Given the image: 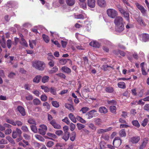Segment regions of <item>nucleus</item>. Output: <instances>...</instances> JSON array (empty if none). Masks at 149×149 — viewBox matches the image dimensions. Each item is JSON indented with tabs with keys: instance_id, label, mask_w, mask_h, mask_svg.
<instances>
[{
	"instance_id": "nucleus-24",
	"label": "nucleus",
	"mask_w": 149,
	"mask_h": 149,
	"mask_svg": "<svg viewBox=\"0 0 149 149\" xmlns=\"http://www.w3.org/2000/svg\"><path fill=\"white\" fill-rule=\"evenodd\" d=\"M105 91L107 93H111L114 91L113 88L112 87H107L105 88Z\"/></svg>"
},
{
	"instance_id": "nucleus-31",
	"label": "nucleus",
	"mask_w": 149,
	"mask_h": 149,
	"mask_svg": "<svg viewBox=\"0 0 149 149\" xmlns=\"http://www.w3.org/2000/svg\"><path fill=\"white\" fill-rule=\"evenodd\" d=\"M42 38L44 40L46 43H48L49 41V37L47 35L43 34L42 35Z\"/></svg>"
},
{
	"instance_id": "nucleus-1",
	"label": "nucleus",
	"mask_w": 149,
	"mask_h": 149,
	"mask_svg": "<svg viewBox=\"0 0 149 149\" xmlns=\"http://www.w3.org/2000/svg\"><path fill=\"white\" fill-rule=\"evenodd\" d=\"M33 66L36 69L42 71L45 67V64L43 61H36L33 63Z\"/></svg>"
},
{
	"instance_id": "nucleus-4",
	"label": "nucleus",
	"mask_w": 149,
	"mask_h": 149,
	"mask_svg": "<svg viewBox=\"0 0 149 149\" xmlns=\"http://www.w3.org/2000/svg\"><path fill=\"white\" fill-rule=\"evenodd\" d=\"M115 25L124 24V21L123 18L120 16H116L114 21Z\"/></svg>"
},
{
	"instance_id": "nucleus-54",
	"label": "nucleus",
	"mask_w": 149,
	"mask_h": 149,
	"mask_svg": "<svg viewBox=\"0 0 149 149\" xmlns=\"http://www.w3.org/2000/svg\"><path fill=\"white\" fill-rule=\"evenodd\" d=\"M12 44V41L11 40L9 39L7 41V45L8 49H10L11 47Z\"/></svg>"
},
{
	"instance_id": "nucleus-39",
	"label": "nucleus",
	"mask_w": 149,
	"mask_h": 149,
	"mask_svg": "<svg viewBox=\"0 0 149 149\" xmlns=\"http://www.w3.org/2000/svg\"><path fill=\"white\" fill-rule=\"evenodd\" d=\"M20 42L22 45L25 47H27L28 46L27 42L23 38H21V41Z\"/></svg>"
},
{
	"instance_id": "nucleus-59",
	"label": "nucleus",
	"mask_w": 149,
	"mask_h": 149,
	"mask_svg": "<svg viewBox=\"0 0 149 149\" xmlns=\"http://www.w3.org/2000/svg\"><path fill=\"white\" fill-rule=\"evenodd\" d=\"M0 44L3 48H5L6 47V42L4 41H3L0 40Z\"/></svg>"
},
{
	"instance_id": "nucleus-14",
	"label": "nucleus",
	"mask_w": 149,
	"mask_h": 149,
	"mask_svg": "<svg viewBox=\"0 0 149 149\" xmlns=\"http://www.w3.org/2000/svg\"><path fill=\"white\" fill-rule=\"evenodd\" d=\"M17 109L22 116H24L26 115V112L24 107L21 106H18Z\"/></svg>"
},
{
	"instance_id": "nucleus-28",
	"label": "nucleus",
	"mask_w": 149,
	"mask_h": 149,
	"mask_svg": "<svg viewBox=\"0 0 149 149\" xmlns=\"http://www.w3.org/2000/svg\"><path fill=\"white\" fill-rule=\"evenodd\" d=\"M58 68L56 66H55L52 68L50 70H49V72L50 74H52L57 72L58 71Z\"/></svg>"
},
{
	"instance_id": "nucleus-37",
	"label": "nucleus",
	"mask_w": 149,
	"mask_h": 149,
	"mask_svg": "<svg viewBox=\"0 0 149 149\" xmlns=\"http://www.w3.org/2000/svg\"><path fill=\"white\" fill-rule=\"evenodd\" d=\"M132 125L137 127H139L140 126V125L137 120H134L132 121Z\"/></svg>"
},
{
	"instance_id": "nucleus-19",
	"label": "nucleus",
	"mask_w": 149,
	"mask_h": 149,
	"mask_svg": "<svg viewBox=\"0 0 149 149\" xmlns=\"http://www.w3.org/2000/svg\"><path fill=\"white\" fill-rule=\"evenodd\" d=\"M61 70L64 72L70 73L71 72V70L69 68L66 66H63L61 68Z\"/></svg>"
},
{
	"instance_id": "nucleus-9",
	"label": "nucleus",
	"mask_w": 149,
	"mask_h": 149,
	"mask_svg": "<svg viewBox=\"0 0 149 149\" xmlns=\"http://www.w3.org/2000/svg\"><path fill=\"white\" fill-rule=\"evenodd\" d=\"M140 139V136H133L131 137L129 140V141L133 144L137 143Z\"/></svg>"
},
{
	"instance_id": "nucleus-25",
	"label": "nucleus",
	"mask_w": 149,
	"mask_h": 149,
	"mask_svg": "<svg viewBox=\"0 0 149 149\" xmlns=\"http://www.w3.org/2000/svg\"><path fill=\"white\" fill-rule=\"evenodd\" d=\"M76 136V134L75 132H73L71 134V136L70 138V140L72 141H74Z\"/></svg>"
},
{
	"instance_id": "nucleus-7",
	"label": "nucleus",
	"mask_w": 149,
	"mask_h": 149,
	"mask_svg": "<svg viewBox=\"0 0 149 149\" xmlns=\"http://www.w3.org/2000/svg\"><path fill=\"white\" fill-rule=\"evenodd\" d=\"M97 3L100 8H104L107 6V2L105 0H97Z\"/></svg>"
},
{
	"instance_id": "nucleus-20",
	"label": "nucleus",
	"mask_w": 149,
	"mask_h": 149,
	"mask_svg": "<svg viewBox=\"0 0 149 149\" xmlns=\"http://www.w3.org/2000/svg\"><path fill=\"white\" fill-rule=\"evenodd\" d=\"M68 117L70 119V120L74 123H76L77 122L76 118L74 115L72 113H70L68 115Z\"/></svg>"
},
{
	"instance_id": "nucleus-43",
	"label": "nucleus",
	"mask_w": 149,
	"mask_h": 149,
	"mask_svg": "<svg viewBox=\"0 0 149 149\" xmlns=\"http://www.w3.org/2000/svg\"><path fill=\"white\" fill-rule=\"evenodd\" d=\"M6 139L12 144H15V141L10 136H8L6 137Z\"/></svg>"
},
{
	"instance_id": "nucleus-44",
	"label": "nucleus",
	"mask_w": 149,
	"mask_h": 149,
	"mask_svg": "<svg viewBox=\"0 0 149 149\" xmlns=\"http://www.w3.org/2000/svg\"><path fill=\"white\" fill-rule=\"evenodd\" d=\"M28 122L30 124L36 125V123L35 120L33 118H30L28 120Z\"/></svg>"
},
{
	"instance_id": "nucleus-46",
	"label": "nucleus",
	"mask_w": 149,
	"mask_h": 149,
	"mask_svg": "<svg viewBox=\"0 0 149 149\" xmlns=\"http://www.w3.org/2000/svg\"><path fill=\"white\" fill-rule=\"evenodd\" d=\"M89 110L88 108L86 107H84L82 108L80 111H82L83 113H86L87 111H88Z\"/></svg>"
},
{
	"instance_id": "nucleus-40",
	"label": "nucleus",
	"mask_w": 149,
	"mask_h": 149,
	"mask_svg": "<svg viewBox=\"0 0 149 149\" xmlns=\"http://www.w3.org/2000/svg\"><path fill=\"white\" fill-rule=\"evenodd\" d=\"M33 102L35 105H38L40 104L41 102L38 99L36 98L33 100Z\"/></svg>"
},
{
	"instance_id": "nucleus-8",
	"label": "nucleus",
	"mask_w": 149,
	"mask_h": 149,
	"mask_svg": "<svg viewBox=\"0 0 149 149\" xmlns=\"http://www.w3.org/2000/svg\"><path fill=\"white\" fill-rule=\"evenodd\" d=\"M50 123L52 126L54 128L57 129H61V125L56 123L54 119H53L50 122Z\"/></svg>"
},
{
	"instance_id": "nucleus-63",
	"label": "nucleus",
	"mask_w": 149,
	"mask_h": 149,
	"mask_svg": "<svg viewBox=\"0 0 149 149\" xmlns=\"http://www.w3.org/2000/svg\"><path fill=\"white\" fill-rule=\"evenodd\" d=\"M47 97L45 95H42L41 96L42 101L45 102L47 100Z\"/></svg>"
},
{
	"instance_id": "nucleus-17",
	"label": "nucleus",
	"mask_w": 149,
	"mask_h": 149,
	"mask_svg": "<svg viewBox=\"0 0 149 149\" xmlns=\"http://www.w3.org/2000/svg\"><path fill=\"white\" fill-rule=\"evenodd\" d=\"M65 107L72 112H73L74 110V108L73 106L71 104L66 103L65 104Z\"/></svg>"
},
{
	"instance_id": "nucleus-11",
	"label": "nucleus",
	"mask_w": 149,
	"mask_h": 149,
	"mask_svg": "<svg viewBox=\"0 0 149 149\" xmlns=\"http://www.w3.org/2000/svg\"><path fill=\"white\" fill-rule=\"evenodd\" d=\"M87 5L91 8H94L95 6V0H87Z\"/></svg>"
},
{
	"instance_id": "nucleus-32",
	"label": "nucleus",
	"mask_w": 149,
	"mask_h": 149,
	"mask_svg": "<svg viewBox=\"0 0 149 149\" xmlns=\"http://www.w3.org/2000/svg\"><path fill=\"white\" fill-rule=\"evenodd\" d=\"M110 110L111 113L115 114L116 113V107L115 106H111L110 107Z\"/></svg>"
},
{
	"instance_id": "nucleus-30",
	"label": "nucleus",
	"mask_w": 149,
	"mask_h": 149,
	"mask_svg": "<svg viewBox=\"0 0 149 149\" xmlns=\"http://www.w3.org/2000/svg\"><path fill=\"white\" fill-rule=\"evenodd\" d=\"M68 60H69V59H66L65 58H63L62 59L60 60L59 61V63L61 65H63L65 64L67 62Z\"/></svg>"
},
{
	"instance_id": "nucleus-21",
	"label": "nucleus",
	"mask_w": 149,
	"mask_h": 149,
	"mask_svg": "<svg viewBox=\"0 0 149 149\" xmlns=\"http://www.w3.org/2000/svg\"><path fill=\"white\" fill-rule=\"evenodd\" d=\"M89 45L91 46L95 47L98 48L100 46L99 43L95 41L90 42L89 43Z\"/></svg>"
},
{
	"instance_id": "nucleus-48",
	"label": "nucleus",
	"mask_w": 149,
	"mask_h": 149,
	"mask_svg": "<svg viewBox=\"0 0 149 149\" xmlns=\"http://www.w3.org/2000/svg\"><path fill=\"white\" fill-rule=\"evenodd\" d=\"M88 127L93 130L95 131L96 130V128L94 125L92 123H91L88 125Z\"/></svg>"
},
{
	"instance_id": "nucleus-57",
	"label": "nucleus",
	"mask_w": 149,
	"mask_h": 149,
	"mask_svg": "<svg viewBox=\"0 0 149 149\" xmlns=\"http://www.w3.org/2000/svg\"><path fill=\"white\" fill-rule=\"evenodd\" d=\"M149 139L148 138H145L143 141V142L142 143L143 145L146 146L147 144L148 143Z\"/></svg>"
},
{
	"instance_id": "nucleus-18",
	"label": "nucleus",
	"mask_w": 149,
	"mask_h": 149,
	"mask_svg": "<svg viewBox=\"0 0 149 149\" xmlns=\"http://www.w3.org/2000/svg\"><path fill=\"white\" fill-rule=\"evenodd\" d=\"M70 136V133L69 132H64L63 135L62 136V138L65 141H68Z\"/></svg>"
},
{
	"instance_id": "nucleus-16",
	"label": "nucleus",
	"mask_w": 149,
	"mask_h": 149,
	"mask_svg": "<svg viewBox=\"0 0 149 149\" xmlns=\"http://www.w3.org/2000/svg\"><path fill=\"white\" fill-rule=\"evenodd\" d=\"M142 40L146 42L149 39V35L146 33H144L142 35Z\"/></svg>"
},
{
	"instance_id": "nucleus-35",
	"label": "nucleus",
	"mask_w": 149,
	"mask_h": 149,
	"mask_svg": "<svg viewBox=\"0 0 149 149\" xmlns=\"http://www.w3.org/2000/svg\"><path fill=\"white\" fill-rule=\"evenodd\" d=\"M49 76H45L43 77L42 79V81L43 83H45L47 82L49 80Z\"/></svg>"
},
{
	"instance_id": "nucleus-15",
	"label": "nucleus",
	"mask_w": 149,
	"mask_h": 149,
	"mask_svg": "<svg viewBox=\"0 0 149 149\" xmlns=\"http://www.w3.org/2000/svg\"><path fill=\"white\" fill-rule=\"evenodd\" d=\"M99 111L101 113L105 114L108 112L107 109L105 107L102 106L99 108Z\"/></svg>"
},
{
	"instance_id": "nucleus-34",
	"label": "nucleus",
	"mask_w": 149,
	"mask_h": 149,
	"mask_svg": "<svg viewBox=\"0 0 149 149\" xmlns=\"http://www.w3.org/2000/svg\"><path fill=\"white\" fill-rule=\"evenodd\" d=\"M76 119L77 120L82 123H85L86 122V120L79 116H77L76 117Z\"/></svg>"
},
{
	"instance_id": "nucleus-2",
	"label": "nucleus",
	"mask_w": 149,
	"mask_h": 149,
	"mask_svg": "<svg viewBox=\"0 0 149 149\" xmlns=\"http://www.w3.org/2000/svg\"><path fill=\"white\" fill-rule=\"evenodd\" d=\"M108 16L111 18H115L118 15L117 12L115 9L109 8L107 10Z\"/></svg>"
},
{
	"instance_id": "nucleus-29",
	"label": "nucleus",
	"mask_w": 149,
	"mask_h": 149,
	"mask_svg": "<svg viewBox=\"0 0 149 149\" xmlns=\"http://www.w3.org/2000/svg\"><path fill=\"white\" fill-rule=\"evenodd\" d=\"M33 44L36 45V40H29V45L30 47L33 49Z\"/></svg>"
},
{
	"instance_id": "nucleus-36",
	"label": "nucleus",
	"mask_w": 149,
	"mask_h": 149,
	"mask_svg": "<svg viewBox=\"0 0 149 149\" xmlns=\"http://www.w3.org/2000/svg\"><path fill=\"white\" fill-rule=\"evenodd\" d=\"M6 122L9 124H10L13 126H15V122L13 120L7 119H6Z\"/></svg>"
},
{
	"instance_id": "nucleus-42",
	"label": "nucleus",
	"mask_w": 149,
	"mask_h": 149,
	"mask_svg": "<svg viewBox=\"0 0 149 149\" xmlns=\"http://www.w3.org/2000/svg\"><path fill=\"white\" fill-rule=\"evenodd\" d=\"M77 126L79 130H81L84 128L85 126L84 125L79 123H77Z\"/></svg>"
},
{
	"instance_id": "nucleus-41",
	"label": "nucleus",
	"mask_w": 149,
	"mask_h": 149,
	"mask_svg": "<svg viewBox=\"0 0 149 149\" xmlns=\"http://www.w3.org/2000/svg\"><path fill=\"white\" fill-rule=\"evenodd\" d=\"M41 89L44 90L45 92L48 93L50 91V88L45 86H41Z\"/></svg>"
},
{
	"instance_id": "nucleus-12",
	"label": "nucleus",
	"mask_w": 149,
	"mask_h": 149,
	"mask_svg": "<svg viewBox=\"0 0 149 149\" xmlns=\"http://www.w3.org/2000/svg\"><path fill=\"white\" fill-rule=\"evenodd\" d=\"M112 128L111 127H109L106 129H98L97 131V133L98 134H101L104 133H105L111 131Z\"/></svg>"
},
{
	"instance_id": "nucleus-50",
	"label": "nucleus",
	"mask_w": 149,
	"mask_h": 149,
	"mask_svg": "<svg viewBox=\"0 0 149 149\" xmlns=\"http://www.w3.org/2000/svg\"><path fill=\"white\" fill-rule=\"evenodd\" d=\"M52 104L53 106L57 108L59 107V104L58 102L56 101H53L52 102Z\"/></svg>"
},
{
	"instance_id": "nucleus-51",
	"label": "nucleus",
	"mask_w": 149,
	"mask_h": 149,
	"mask_svg": "<svg viewBox=\"0 0 149 149\" xmlns=\"http://www.w3.org/2000/svg\"><path fill=\"white\" fill-rule=\"evenodd\" d=\"M75 125L72 123L70 124V129L71 131H73L75 128Z\"/></svg>"
},
{
	"instance_id": "nucleus-26",
	"label": "nucleus",
	"mask_w": 149,
	"mask_h": 149,
	"mask_svg": "<svg viewBox=\"0 0 149 149\" xmlns=\"http://www.w3.org/2000/svg\"><path fill=\"white\" fill-rule=\"evenodd\" d=\"M75 0H66L67 4L70 6H73L75 3Z\"/></svg>"
},
{
	"instance_id": "nucleus-45",
	"label": "nucleus",
	"mask_w": 149,
	"mask_h": 149,
	"mask_svg": "<svg viewBox=\"0 0 149 149\" xmlns=\"http://www.w3.org/2000/svg\"><path fill=\"white\" fill-rule=\"evenodd\" d=\"M31 130L34 133H36L38 132V130L37 127L35 125H32L31 126Z\"/></svg>"
},
{
	"instance_id": "nucleus-64",
	"label": "nucleus",
	"mask_w": 149,
	"mask_h": 149,
	"mask_svg": "<svg viewBox=\"0 0 149 149\" xmlns=\"http://www.w3.org/2000/svg\"><path fill=\"white\" fill-rule=\"evenodd\" d=\"M80 3V7L84 9H85L86 8V4L84 2H81Z\"/></svg>"
},
{
	"instance_id": "nucleus-3",
	"label": "nucleus",
	"mask_w": 149,
	"mask_h": 149,
	"mask_svg": "<svg viewBox=\"0 0 149 149\" xmlns=\"http://www.w3.org/2000/svg\"><path fill=\"white\" fill-rule=\"evenodd\" d=\"M47 129V127L45 125H40V128L38 129V132L40 134L44 135L45 134Z\"/></svg>"
},
{
	"instance_id": "nucleus-53",
	"label": "nucleus",
	"mask_w": 149,
	"mask_h": 149,
	"mask_svg": "<svg viewBox=\"0 0 149 149\" xmlns=\"http://www.w3.org/2000/svg\"><path fill=\"white\" fill-rule=\"evenodd\" d=\"M148 122V120L147 118H145L142 121L141 125L143 127H145L147 124Z\"/></svg>"
},
{
	"instance_id": "nucleus-49",
	"label": "nucleus",
	"mask_w": 149,
	"mask_h": 149,
	"mask_svg": "<svg viewBox=\"0 0 149 149\" xmlns=\"http://www.w3.org/2000/svg\"><path fill=\"white\" fill-rule=\"evenodd\" d=\"M123 14L124 15V17L125 18H126V20L129 21V15L128 13L125 11L124 13Z\"/></svg>"
},
{
	"instance_id": "nucleus-23",
	"label": "nucleus",
	"mask_w": 149,
	"mask_h": 149,
	"mask_svg": "<svg viewBox=\"0 0 149 149\" xmlns=\"http://www.w3.org/2000/svg\"><path fill=\"white\" fill-rule=\"evenodd\" d=\"M41 77V76L40 75H37L33 79V81L34 82L38 83L40 82Z\"/></svg>"
},
{
	"instance_id": "nucleus-61",
	"label": "nucleus",
	"mask_w": 149,
	"mask_h": 149,
	"mask_svg": "<svg viewBox=\"0 0 149 149\" xmlns=\"http://www.w3.org/2000/svg\"><path fill=\"white\" fill-rule=\"evenodd\" d=\"M107 103L110 104H114L116 105V102L114 100H107Z\"/></svg>"
},
{
	"instance_id": "nucleus-58",
	"label": "nucleus",
	"mask_w": 149,
	"mask_h": 149,
	"mask_svg": "<svg viewBox=\"0 0 149 149\" xmlns=\"http://www.w3.org/2000/svg\"><path fill=\"white\" fill-rule=\"evenodd\" d=\"M62 120L68 125L70 124V121L67 117H65L64 119H62Z\"/></svg>"
},
{
	"instance_id": "nucleus-10",
	"label": "nucleus",
	"mask_w": 149,
	"mask_h": 149,
	"mask_svg": "<svg viewBox=\"0 0 149 149\" xmlns=\"http://www.w3.org/2000/svg\"><path fill=\"white\" fill-rule=\"evenodd\" d=\"M97 112L96 110L93 109L87 112L86 114V116H88L87 118L90 119L93 118L94 116L93 113Z\"/></svg>"
},
{
	"instance_id": "nucleus-38",
	"label": "nucleus",
	"mask_w": 149,
	"mask_h": 149,
	"mask_svg": "<svg viewBox=\"0 0 149 149\" xmlns=\"http://www.w3.org/2000/svg\"><path fill=\"white\" fill-rule=\"evenodd\" d=\"M56 89L54 87H51L50 88V91L51 93L53 95H55L56 94Z\"/></svg>"
},
{
	"instance_id": "nucleus-56",
	"label": "nucleus",
	"mask_w": 149,
	"mask_h": 149,
	"mask_svg": "<svg viewBox=\"0 0 149 149\" xmlns=\"http://www.w3.org/2000/svg\"><path fill=\"white\" fill-rule=\"evenodd\" d=\"M54 144V142L52 141H48L47 144L46 146L48 147H52Z\"/></svg>"
},
{
	"instance_id": "nucleus-5",
	"label": "nucleus",
	"mask_w": 149,
	"mask_h": 149,
	"mask_svg": "<svg viewBox=\"0 0 149 149\" xmlns=\"http://www.w3.org/2000/svg\"><path fill=\"white\" fill-rule=\"evenodd\" d=\"M122 141L118 137H116L114 139L113 144L116 147H119L121 144Z\"/></svg>"
},
{
	"instance_id": "nucleus-33",
	"label": "nucleus",
	"mask_w": 149,
	"mask_h": 149,
	"mask_svg": "<svg viewBox=\"0 0 149 149\" xmlns=\"http://www.w3.org/2000/svg\"><path fill=\"white\" fill-rule=\"evenodd\" d=\"M119 134L120 136L121 137L125 136L126 133L125 130L124 129L121 130L119 132Z\"/></svg>"
},
{
	"instance_id": "nucleus-55",
	"label": "nucleus",
	"mask_w": 149,
	"mask_h": 149,
	"mask_svg": "<svg viewBox=\"0 0 149 149\" xmlns=\"http://www.w3.org/2000/svg\"><path fill=\"white\" fill-rule=\"evenodd\" d=\"M35 137L41 141H43L44 140V139L40 135H36Z\"/></svg>"
},
{
	"instance_id": "nucleus-60",
	"label": "nucleus",
	"mask_w": 149,
	"mask_h": 149,
	"mask_svg": "<svg viewBox=\"0 0 149 149\" xmlns=\"http://www.w3.org/2000/svg\"><path fill=\"white\" fill-rule=\"evenodd\" d=\"M16 124L15 126L17 125L18 126H21L22 125V123L20 121L16 120L15 122Z\"/></svg>"
},
{
	"instance_id": "nucleus-27",
	"label": "nucleus",
	"mask_w": 149,
	"mask_h": 149,
	"mask_svg": "<svg viewBox=\"0 0 149 149\" xmlns=\"http://www.w3.org/2000/svg\"><path fill=\"white\" fill-rule=\"evenodd\" d=\"M118 87L124 89L126 88V85L125 83L123 82H120L118 83Z\"/></svg>"
},
{
	"instance_id": "nucleus-22",
	"label": "nucleus",
	"mask_w": 149,
	"mask_h": 149,
	"mask_svg": "<svg viewBox=\"0 0 149 149\" xmlns=\"http://www.w3.org/2000/svg\"><path fill=\"white\" fill-rule=\"evenodd\" d=\"M94 122L95 125L97 126L101 125L102 122V120L100 118H96L95 119Z\"/></svg>"
},
{
	"instance_id": "nucleus-62",
	"label": "nucleus",
	"mask_w": 149,
	"mask_h": 149,
	"mask_svg": "<svg viewBox=\"0 0 149 149\" xmlns=\"http://www.w3.org/2000/svg\"><path fill=\"white\" fill-rule=\"evenodd\" d=\"M15 75L16 74L15 73L11 72L8 75V77L10 79H12L14 77Z\"/></svg>"
},
{
	"instance_id": "nucleus-47",
	"label": "nucleus",
	"mask_w": 149,
	"mask_h": 149,
	"mask_svg": "<svg viewBox=\"0 0 149 149\" xmlns=\"http://www.w3.org/2000/svg\"><path fill=\"white\" fill-rule=\"evenodd\" d=\"M21 129L24 132H29L28 127L25 125L22 126L21 127Z\"/></svg>"
},
{
	"instance_id": "nucleus-6",
	"label": "nucleus",
	"mask_w": 149,
	"mask_h": 149,
	"mask_svg": "<svg viewBox=\"0 0 149 149\" xmlns=\"http://www.w3.org/2000/svg\"><path fill=\"white\" fill-rule=\"evenodd\" d=\"M135 4L137 8L141 11V13L144 15L146 14V10L142 5L138 3H135Z\"/></svg>"
},
{
	"instance_id": "nucleus-13",
	"label": "nucleus",
	"mask_w": 149,
	"mask_h": 149,
	"mask_svg": "<svg viewBox=\"0 0 149 149\" xmlns=\"http://www.w3.org/2000/svg\"><path fill=\"white\" fill-rule=\"evenodd\" d=\"M116 29L118 32H122L124 29V24L116 25Z\"/></svg>"
},
{
	"instance_id": "nucleus-52",
	"label": "nucleus",
	"mask_w": 149,
	"mask_h": 149,
	"mask_svg": "<svg viewBox=\"0 0 149 149\" xmlns=\"http://www.w3.org/2000/svg\"><path fill=\"white\" fill-rule=\"evenodd\" d=\"M47 135L51 137L56 139L57 138V136L54 134L50 132H48L47 133Z\"/></svg>"
}]
</instances>
